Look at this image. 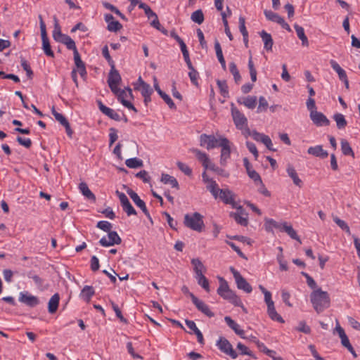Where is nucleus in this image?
I'll return each mask as SVG.
<instances>
[{"label":"nucleus","instance_id":"69168bd1","mask_svg":"<svg viewBox=\"0 0 360 360\" xmlns=\"http://www.w3.org/2000/svg\"><path fill=\"white\" fill-rule=\"evenodd\" d=\"M246 146L248 148L249 151L251 153H252V155H254L255 160H257L258 156H259V153H258V151H257V147H256L255 144L252 143V142L247 141L246 142Z\"/></svg>","mask_w":360,"mask_h":360},{"label":"nucleus","instance_id":"39448f33","mask_svg":"<svg viewBox=\"0 0 360 360\" xmlns=\"http://www.w3.org/2000/svg\"><path fill=\"white\" fill-rule=\"evenodd\" d=\"M115 94L118 101L126 108L132 110L134 112H137V109L134 107V105L129 101H128L126 98H133L132 90L129 87L125 88L123 90L120 89H117V91L112 92Z\"/></svg>","mask_w":360,"mask_h":360},{"label":"nucleus","instance_id":"5701e85b","mask_svg":"<svg viewBox=\"0 0 360 360\" xmlns=\"http://www.w3.org/2000/svg\"><path fill=\"white\" fill-rule=\"evenodd\" d=\"M226 324L241 338L246 339L245 336V331L240 328V326L233 320L230 316H226L224 318Z\"/></svg>","mask_w":360,"mask_h":360},{"label":"nucleus","instance_id":"f3484780","mask_svg":"<svg viewBox=\"0 0 360 360\" xmlns=\"http://www.w3.org/2000/svg\"><path fill=\"white\" fill-rule=\"evenodd\" d=\"M191 299L196 308L208 317H213L214 314L210 309L209 307L202 301L200 300L194 294H191Z\"/></svg>","mask_w":360,"mask_h":360},{"label":"nucleus","instance_id":"de8ad7c7","mask_svg":"<svg viewBox=\"0 0 360 360\" xmlns=\"http://www.w3.org/2000/svg\"><path fill=\"white\" fill-rule=\"evenodd\" d=\"M229 70L233 76L235 82L238 84L241 80V76L235 63L231 62L229 64Z\"/></svg>","mask_w":360,"mask_h":360},{"label":"nucleus","instance_id":"ea45409f","mask_svg":"<svg viewBox=\"0 0 360 360\" xmlns=\"http://www.w3.org/2000/svg\"><path fill=\"white\" fill-rule=\"evenodd\" d=\"M332 68L338 73L340 80L345 79L347 77L346 72L340 66V65L335 60L330 61Z\"/></svg>","mask_w":360,"mask_h":360},{"label":"nucleus","instance_id":"9b49d317","mask_svg":"<svg viewBox=\"0 0 360 360\" xmlns=\"http://www.w3.org/2000/svg\"><path fill=\"white\" fill-rule=\"evenodd\" d=\"M217 345L219 349L224 354L229 355L232 359H235L238 356V354L233 349L231 344L225 338H220L217 341Z\"/></svg>","mask_w":360,"mask_h":360},{"label":"nucleus","instance_id":"0e129e2a","mask_svg":"<svg viewBox=\"0 0 360 360\" xmlns=\"http://www.w3.org/2000/svg\"><path fill=\"white\" fill-rule=\"evenodd\" d=\"M239 30L241 32L243 37H245L248 34V32L245 27V18L240 16L239 18Z\"/></svg>","mask_w":360,"mask_h":360},{"label":"nucleus","instance_id":"393cba45","mask_svg":"<svg viewBox=\"0 0 360 360\" xmlns=\"http://www.w3.org/2000/svg\"><path fill=\"white\" fill-rule=\"evenodd\" d=\"M219 198L225 203L231 205L235 207V200L233 198V193L229 189L220 190Z\"/></svg>","mask_w":360,"mask_h":360},{"label":"nucleus","instance_id":"338daca9","mask_svg":"<svg viewBox=\"0 0 360 360\" xmlns=\"http://www.w3.org/2000/svg\"><path fill=\"white\" fill-rule=\"evenodd\" d=\"M247 173H248L249 177L250 179H252L255 183L258 182L259 184H262V181L261 176L259 174V173L257 172L255 170L252 169Z\"/></svg>","mask_w":360,"mask_h":360},{"label":"nucleus","instance_id":"5fc2aeb1","mask_svg":"<svg viewBox=\"0 0 360 360\" xmlns=\"http://www.w3.org/2000/svg\"><path fill=\"white\" fill-rule=\"evenodd\" d=\"M264 13L268 20H270L271 22H274L276 23L278 21L279 18H281V16L278 13H274L270 10H265L264 11Z\"/></svg>","mask_w":360,"mask_h":360},{"label":"nucleus","instance_id":"b1692460","mask_svg":"<svg viewBox=\"0 0 360 360\" xmlns=\"http://www.w3.org/2000/svg\"><path fill=\"white\" fill-rule=\"evenodd\" d=\"M42 40V49L44 53L49 57L54 58V53L51 50L50 42L47 36L46 31L41 33Z\"/></svg>","mask_w":360,"mask_h":360},{"label":"nucleus","instance_id":"c9c22d12","mask_svg":"<svg viewBox=\"0 0 360 360\" xmlns=\"http://www.w3.org/2000/svg\"><path fill=\"white\" fill-rule=\"evenodd\" d=\"M191 264L193 266V270L195 275L203 274L206 271V268L198 258H194L191 259Z\"/></svg>","mask_w":360,"mask_h":360},{"label":"nucleus","instance_id":"72a5a7b5","mask_svg":"<svg viewBox=\"0 0 360 360\" xmlns=\"http://www.w3.org/2000/svg\"><path fill=\"white\" fill-rule=\"evenodd\" d=\"M95 294V290L92 286L85 285L82 290L80 296L82 297L84 300L86 302H89L91 298Z\"/></svg>","mask_w":360,"mask_h":360},{"label":"nucleus","instance_id":"a211bd4d","mask_svg":"<svg viewBox=\"0 0 360 360\" xmlns=\"http://www.w3.org/2000/svg\"><path fill=\"white\" fill-rule=\"evenodd\" d=\"M310 118L313 123L318 127L328 126L330 124L329 120L321 112H311Z\"/></svg>","mask_w":360,"mask_h":360},{"label":"nucleus","instance_id":"20e7f679","mask_svg":"<svg viewBox=\"0 0 360 360\" xmlns=\"http://www.w3.org/2000/svg\"><path fill=\"white\" fill-rule=\"evenodd\" d=\"M54 20V30L53 31V39L61 44H63L68 47L71 46L75 41L68 35L63 34L61 32L60 26L58 23V20L56 16L53 17Z\"/></svg>","mask_w":360,"mask_h":360},{"label":"nucleus","instance_id":"4be33fe9","mask_svg":"<svg viewBox=\"0 0 360 360\" xmlns=\"http://www.w3.org/2000/svg\"><path fill=\"white\" fill-rule=\"evenodd\" d=\"M307 153L309 155L322 159L326 158L328 156V153L323 150V146L321 145L309 147L307 150Z\"/></svg>","mask_w":360,"mask_h":360},{"label":"nucleus","instance_id":"f03ea898","mask_svg":"<svg viewBox=\"0 0 360 360\" xmlns=\"http://www.w3.org/2000/svg\"><path fill=\"white\" fill-rule=\"evenodd\" d=\"M219 281V287L217 289V293L219 296L223 297L224 300H228L233 305H240V298L231 290L228 285V283L222 277H218Z\"/></svg>","mask_w":360,"mask_h":360},{"label":"nucleus","instance_id":"e433bc0d","mask_svg":"<svg viewBox=\"0 0 360 360\" xmlns=\"http://www.w3.org/2000/svg\"><path fill=\"white\" fill-rule=\"evenodd\" d=\"M191 151L195 155L197 159L202 163L204 167L207 163H209L210 160L208 155L200 151L197 148H193Z\"/></svg>","mask_w":360,"mask_h":360},{"label":"nucleus","instance_id":"58836bf2","mask_svg":"<svg viewBox=\"0 0 360 360\" xmlns=\"http://www.w3.org/2000/svg\"><path fill=\"white\" fill-rule=\"evenodd\" d=\"M333 118L335 121L337 127L339 129H345L347 124V122L345 116L341 113H335L333 116Z\"/></svg>","mask_w":360,"mask_h":360},{"label":"nucleus","instance_id":"423d86ee","mask_svg":"<svg viewBox=\"0 0 360 360\" xmlns=\"http://www.w3.org/2000/svg\"><path fill=\"white\" fill-rule=\"evenodd\" d=\"M264 301L267 305V313L269 316L274 321H276L279 323H284L283 319L279 315L275 309L274 302L271 300V293L269 292H264Z\"/></svg>","mask_w":360,"mask_h":360},{"label":"nucleus","instance_id":"ddd939ff","mask_svg":"<svg viewBox=\"0 0 360 360\" xmlns=\"http://www.w3.org/2000/svg\"><path fill=\"white\" fill-rule=\"evenodd\" d=\"M115 193L118 196L121 203V206L123 210L127 213V214L128 216L136 215V211L130 203L127 195L124 193L120 192L117 190L116 191Z\"/></svg>","mask_w":360,"mask_h":360},{"label":"nucleus","instance_id":"6e6552de","mask_svg":"<svg viewBox=\"0 0 360 360\" xmlns=\"http://www.w3.org/2000/svg\"><path fill=\"white\" fill-rule=\"evenodd\" d=\"M231 115L237 129L243 130L248 124L245 116L234 105L231 104Z\"/></svg>","mask_w":360,"mask_h":360},{"label":"nucleus","instance_id":"bf43d9fd","mask_svg":"<svg viewBox=\"0 0 360 360\" xmlns=\"http://www.w3.org/2000/svg\"><path fill=\"white\" fill-rule=\"evenodd\" d=\"M102 54H103V57L107 60L110 68H113V65L115 64L114 60L112 59L111 56H110L108 46H103V48L102 49Z\"/></svg>","mask_w":360,"mask_h":360},{"label":"nucleus","instance_id":"3c124183","mask_svg":"<svg viewBox=\"0 0 360 360\" xmlns=\"http://www.w3.org/2000/svg\"><path fill=\"white\" fill-rule=\"evenodd\" d=\"M134 89L136 90H139L142 96H148V94H152L153 92V89L146 82H143V85L141 86H135Z\"/></svg>","mask_w":360,"mask_h":360},{"label":"nucleus","instance_id":"2eb2a0df","mask_svg":"<svg viewBox=\"0 0 360 360\" xmlns=\"http://www.w3.org/2000/svg\"><path fill=\"white\" fill-rule=\"evenodd\" d=\"M122 243V239L115 231L108 232V239L103 237L100 239L99 243L103 247L112 246L114 245H120Z\"/></svg>","mask_w":360,"mask_h":360},{"label":"nucleus","instance_id":"e2e57ef3","mask_svg":"<svg viewBox=\"0 0 360 360\" xmlns=\"http://www.w3.org/2000/svg\"><path fill=\"white\" fill-rule=\"evenodd\" d=\"M268 108V102L264 97L260 96L259 98V105L257 107V112L266 111Z\"/></svg>","mask_w":360,"mask_h":360},{"label":"nucleus","instance_id":"f704fd0d","mask_svg":"<svg viewBox=\"0 0 360 360\" xmlns=\"http://www.w3.org/2000/svg\"><path fill=\"white\" fill-rule=\"evenodd\" d=\"M294 28L296 31L298 38L302 41V46H308L309 41L307 36L305 35L304 28L297 24L294 25Z\"/></svg>","mask_w":360,"mask_h":360},{"label":"nucleus","instance_id":"cd10ccee","mask_svg":"<svg viewBox=\"0 0 360 360\" xmlns=\"http://www.w3.org/2000/svg\"><path fill=\"white\" fill-rule=\"evenodd\" d=\"M160 181L165 184H169L172 188L176 190L179 189V185L176 179L168 174H162Z\"/></svg>","mask_w":360,"mask_h":360},{"label":"nucleus","instance_id":"412c9836","mask_svg":"<svg viewBox=\"0 0 360 360\" xmlns=\"http://www.w3.org/2000/svg\"><path fill=\"white\" fill-rule=\"evenodd\" d=\"M19 301L30 307H34L39 303V301L36 296L32 295L28 292H20Z\"/></svg>","mask_w":360,"mask_h":360},{"label":"nucleus","instance_id":"c85d7f7f","mask_svg":"<svg viewBox=\"0 0 360 360\" xmlns=\"http://www.w3.org/2000/svg\"><path fill=\"white\" fill-rule=\"evenodd\" d=\"M67 49L69 50L73 51L74 60H75V65L77 68V69L85 66L84 63L82 60L80 55L77 51V49L75 45V42H73L72 45H71V46H68L67 47Z\"/></svg>","mask_w":360,"mask_h":360},{"label":"nucleus","instance_id":"864d4df0","mask_svg":"<svg viewBox=\"0 0 360 360\" xmlns=\"http://www.w3.org/2000/svg\"><path fill=\"white\" fill-rule=\"evenodd\" d=\"M248 69L250 71V78L252 82H255L257 81V70L255 68L254 63L252 59V56H250L248 60Z\"/></svg>","mask_w":360,"mask_h":360},{"label":"nucleus","instance_id":"c756f323","mask_svg":"<svg viewBox=\"0 0 360 360\" xmlns=\"http://www.w3.org/2000/svg\"><path fill=\"white\" fill-rule=\"evenodd\" d=\"M60 296L58 293L54 294L49 301L48 310L50 314L55 313L58 307Z\"/></svg>","mask_w":360,"mask_h":360},{"label":"nucleus","instance_id":"0eeeda50","mask_svg":"<svg viewBox=\"0 0 360 360\" xmlns=\"http://www.w3.org/2000/svg\"><path fill=\"white\" fill-rule=\"evenodd\" d=\"M230 271L232 273L237 288L247 293H250L252 290L251 285L244 278L241 274L233 266L230 267Z\"/></svg>","mask_w":360,"mask_h":360},{"label":"nucleus","instance_id":"bb28decb","mask_svg":"<svg viewBox=\"0 0 360 360\" xmlns=\"http://www.w3.org/2000/svg\"><path fill=\"white\" fill-rule=\"evenodd\" d=\"M281 231H285L292 239H294L301 243V240L297 235V232L292 226L287 222L282 223Z\"/></svg>","mask_w":360,"mask_h":360},{"label":"nucleus","instance_id":"473e14b6","mask_svg":"<svg viewBox=\"0 0 360 360\" xmlns=\"http://www.w3.org/2000/svg\"><path fill=\"white\" fill-rule=\"evenodd\" d=\"M214 49L216 51L217 57L219 60V62L220 63V64L221 65V68L224 70H226V61H225L224 56H223L221 45H220L219 42L218 41V40H215V41H214Z\"/></svg>","mask_w":360,"mask_h":360},{"label":"nucleus","instance_id":"dca6fc26","mask_svg":"<svg viewBox=\"0 0 360 360\" xmlns=\"http://www.w3.org/2000/svg\"><path fill=\"white\" fill-rule=\"evenodd\" d=\"M236 212H231L230 217L234 219L237 224L247 226L248 224V214L245 212L242 206H238Z\"/></svg>","mask_w":360,"mask_h":360},{"label":"nucleus","instance_id":"13d9d810","mask_svg":"<svg viewBox=\"0 0 360 360\" xmlns=\"http://www.w3.org/2000/svg\"><path fill=\"white\" fill-rule=\"evenodd\" d=\"M122 28V24L117 20L111 21L108 24L107 29L110 32H117Z\"/></svg>","mask_w":360,"mask_h":360},{"label":"nucleus","instance_id":"aec40b11","mask_svg":"<svg viewBox=\"0 0 360 360\" xmlns=\"http://www.w3.org/2000/svg\"><path fill=\"white\" fill-rule=\"evenodd\" d=\"M97 103L99 110L105 115L115 121L121 120V117L120 116V115L117 112H116L113 109L105 106L101 101H98Z\"/></svg>","mask_w":360,"mask_h":360},{"label":"nucleus","instance_id":"4468645a","mask_svg":"<svg viewBox=\"0 0 360 360\" xmlns=\"http://www.w3.org/2000/svg\"><path fill=\"white\" fill-rule=\"evenodd\" d=\"M127 194L129 195V197L131 198L133 202L136 204L137 207H139L142 212L144 213V214L147 217V218L150 220H151V217L150 215V213L146 207L145 202L140 198V197L138 195V194L134 191L132 189L129 188L127 191Z\"/></svg>","mask_w":360,"mask_h":360},{"label":"nucleus","instance_id":"7c9ffc66","mask_svg":"<svg viewBox=\"0 0 360 360\" xmlns=\"http://www.w3.org/2000/svg\"><path fill=\"white\" fill-rule=\"evenodd\" d=\"M260 37L262 39V41L264 44V49L266 51H271L272 46L274 44L273 39L270 34L267 33L266 31L262 30L260 33Z\"/></svg>","mask_w":360,"mask_h":360},{"label":"nucleus","instance_id":"6e6d98bb","mask_svg":"<svg viewBox=\"0 0 360 360\" xmlns=\"http://www.w3.org/2000/svg\"><path fill=\"white\" fill-rule=\"evenodd\" d=\"M237 349L240 351V354L248 355L253 359H256L255 354L243 344L238 342L237 345Z\"/></svg>","mask_w":360,"mask_h":360},{"label":"nucleus","instance_id":"4d7b16f0","mask_svg":"<svg viewBox=\"0 0 360 360\" xmlns=\"http://www.w3.org/2000/svg\"><path fill=\"white\" fill-rule=\"evenodd\" d=\"M111 305L113 311H115L117 317L120 320L121 322L124 323H128V321L122 316L121 310L119 309L118 306L115 304L113 302H111Z\"/></svg>","mask_w":360,"mask_h":360},{"label":"nucleus","instance_id":"c03bdc74","mask_svg":"<svg viewBox=\"0 0 360 360\" xmlns=\"http://www.w3.org/2000/svg\"><path fill=\"white\" fill-rule=\"evenodd\" d=\"M239 103L243 104L249 109H254L257 105V97L256 96H248L244 98L243 102L238 101Z\"/></svg>","mask_w":360,"mask_h":360},{"label":"nucleus","instance_id":"f8f14e48","mask_svg":"<svg viewBox=\"0 0 360 360\" xmlns=\"http://www.w3.org/2000/svg\"><path fill=\"white\" fill-rule=\"evenodd\" d=\"M121 82V76L118 71L115 69V65L113 68H110V71L108 75V84L112 92L117 91V85Z\"/></svg>","mask_w":360,"mask_h":360},{"label":"nucleus","instance_id":"79ce46f5","mask_svg":"<svg viewBox=\"0 0 360 360\" xmlns=\"http://www.w3.org/2000/svg\"><path fill=\"white\" fill-rule=\"evenodd\" d=\"M341 150L342 153L345 155H350L352 158H354V153L352 147L350 146L349 142L345 139H342L341 141Z\"/></svg>","mask_w":360,"mask_h":360},{"label":"nucleus","instance_id":"1a4fd4ad","mask_svg":"<svg viewBox=\"0 0 360 360\" xmlns=\"http://www.w3.org/2000/svg\"><path fill=\"white\" fill-rule=\"evenodd\" d=\"M219 146L221 148L220 164L226 165L227 160L231 155L230 141L225 137L219 138Z\"/></svg>","mask_w":360,"mask_h":360},{"label":"nucleus","instance_id":"8fccbe9b","mask_svg":"<svg viewBox=\"0 0 360 360\" xmlns=\"http://www.w3.org/2000/svg\"><path fill=\"white\" fill-rule=\"evenodd\" d=\"M333 221H335V223L341 229L346 231V233H347L349 235L351 234L350 229H349V226L347 225V224L345 221L340 219L337 216H333Z\"/></svg>","mask_w":360,"mask_h":360},{"label":"nucleus","instance_id":"680f3d73","mask_svg":"<svg viewBox=\"0 0 360 360\" xmlns=\"http://www.w3.org/2000/svg\"><path fill=\"white\" fill-rule=\"evenodd\" d=\"M176 165L178 168L187 176L192 174V169L185 163L177 162Z\"/></svg>","mask_w":360,"mask_h":360},{"label":"nucleus","instance_id":"603ef678","mask_svg":"<svg viewBox=\"0 0 360 360\" xmlns=\"http://www.w3.org/2000/svg\"><path fill=\"white\" fill-rule=\"evenodd\" d=\"M51 112L53 114V115L54 116L55 119L58 122H60V124L61 125H63V127L68 124L69 122L68 121V120L66 119V117L62 115L61 113H59L56 110H55V108L53 107L52 109H51Z\"/></svg>","mask_w":360,"mask_h":360},{"label":"nucleus","instance_id":"49530a36","mask_svg":"<svg viewBox=\"0 0 360 360\" xmlns=\"http://www.w3.org/2000/svg\"><path fill=\"white\" fill-rule=\"evenodd\" d=\"M125 164L129 168H138L141 167L143 165V161L136 158L127 159L125 161Z\"/></svg>","mask_w":360,"mask_h":360},{"label":"nucleus","instance_id":"774afa93","mask_svg":"<svg viewBox=\"0 0 360 360\" xmlns=\"http://www.w3.org/2000/svg\"><path fill=\"white\" fill-rule=\"evenodd\" d=\"M16 141L20 145L27 148H30L32 146V141L30 139H24L21 136H18Z\"/></svg>","mask_w":360,"mask_h":360},{"label":"nucleus","instance_id":"a878e982","mask_svg":"<svg viewBox=\"0 0 360 360\" xmlns=\"http://www.w3.org/2000/svg\"><path fill=\"white\" fill-rule=\"evenodd\" d=\"M286 171L288 176L292 179L294 184L298 186L299 188H302L303 186V182L299 178L298 174L294 167L291 165H288Z\"/></svg>","mask_w":360,"mask_h":360},{"label":"nucleus","instance_id":"09e8293b","mask_svg":"<svg viewBox=\"0 0 360 360\" xmlns=\"http://www.w3.org/2000/svg\"><path fill=\"white\" fill-rule=\"evenodd\" d=\"M217 86L220 90L221 94L226 98L229 96V87L225 80H217Z\"/></svg>","mask_w":360,"mask_h":360},{"label":"nucleus","instance_id":"7ed1b4c3","mask_svg":"<svg viewBox=\"0 0 360 360\" xmlns=\"http://www.w3.org/2000/svg\"><path fill=\"white\" fill-rule=\"evenodd\" d=\"M184 224L186 227L193 231L201 232L205 227L203 216L197 212L192 214H186L184 215Z\"/></svg>","mask_w":360,"mask_h":360},{"label":"nucleus","instance_id":"9d476101","mask_svg":"<svg viewBox=\"0 0 360 360\" xmlns=\"http://www.w3.org/2000/svg\"><path fill=\"white\" fill-rule=\"evenodd\" d=\"M219 139H217L214 135L202 134L200 136V146L205 147L208 150L219 147Z\"/></svg>","mask_w":360,"mask_h":360},{"label":"nucleus","instance_id":"f257e3e1","mask_svg":"<svg viewBox=\"0 0 360 360\" xmlns=\"http://www.w3.org/2000/svg\"><path fill=\"white\" fill-rule=\"evenodd\" d=\"M310 300L315 311L319 314L330 307V300L328 293L321 288L314 290L310 295Z\"/></svg>","mask_w":360,"mask_h":360},{"label":"nucleus","instance_id":"a18cd8bd","mask_svg":"<svg viewBox=\"0 0 360 360\" xmlns=\"http://www.w3.org/2000/svg\"><path fill=\"white\" fill-rule=\"evenodd\" d=\"M189 69L188 76L191 79V83L195 85V86H198V79L199 78V73L198 71L194 68L193 65L189 67H188Z\"/></svg>","mask_w":360,"mask_h":360},{"label":"nucleus","instance_id":"2f4dec72","mask_svg":"<svg viewBox=\"0 0 360 360\" xmlns=\"http://www.w3.org/2000/svg\"><path fill=\"white\" fill-rule=\"evenodd\" d=\"M79 189L82 195L85 196L88 200H91L94 202L96 201L95 195L91 191L86 183L81 182L79 184Z\"/></svg>","mask_w":360,"mask_h":360},{"label":"nucleus","instance_id":"052dcab7","mask_svg":"<svg viewBox=\"0 0 360 360\" xmlns=\"http://www.w3.org/2000/svg\"><path fill=\"white\" fill-rule=\"evenodd\" d=\"M96 226L98 229L108 233L111 231L110 230L112 228V224L107 221H100L97 223Z\"/></svg>","mask_w":360,"mask_h":360},{"label":"nucleus","instance_id":"a19ab883","mask_svg":"<svg viewBox=\"0 0 360 360\" xmlns=\"http://www.w3.org/2000/svg\"><path fill=\"white\" fill-rule=\"evenodd\" d=\"M265 230L267 232H271L273 231V228L281 229L282 224H278L275 220L272 219H265V224H264Z\"/></svg>","mask_w":360,"mask_h":360},{"label":"nucleus","instance_id":"6ab92c4d","mask_svg":"<svg viewBox=\"0 0 360 360\" xmlns=\"http://www.w3.org/2000/svg\"><path fill=\"white\" fill-rule=\"evenodd\" d=\"M153 82L155 91L158 92L160 96L164 100V101L168 105L169 108L176 109V105L173 102L172 99L169 97V95H167L166 93L162 91L161 89L160 88L156 77H153Z\"/></svg>","mask_w":360,"mask_h":360},{"label":"nucleus","instance_id":"4c0bfd02","mask_svg":"<svg viewBox=\"0 0 360 360\" xmlns=\"http://www.w3.org/2000/svg\"><path fill=\"white\" fill-rule=\"evenodd\" d=\"M195 278L197 280L198 284L200 285L207 292L210 291L209 281L203 275V274L195 275Z\"/></svg>","mask_w":360,"mask_h":360},{"label":"nucleus","instance_id":"37998d69","mask_svg":"<svg viewBox=\"0 0 360 360\" xmlns=\"http://www.w3.org/2000/svg\"><path fill=\"white\" fill-rule=\"evenodd\" d=\"M191 19L193 22L200 25L203 22L205 18L203 12L201 9H198L194 11L191 16Z\"/></svg>","mask_w":360,"mask_h":360}]
</instances>
